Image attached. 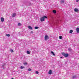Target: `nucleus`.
I'll return each instance as SVG.
<instances>
[{"label":"nucleus","mask_w":79,"mask_h":79,"mask_svg":"<svg viewBox=\"0 0 79 79\" xmlns=\"http://www.w3.org/2000/svg\"><path fill=\"white\" fill-rule=\"evenodd\" d=\"M47 19V17H46V16H44L43 17H42L40 19V21L41 22H43L45 21V19Z\"/></svg>","instance_id":"obj_1"},{"label":"nucleus","mask_w":79,"mask_h":79,"mask_svg":"<svg viewBox=\"0 0 79 79\" xmlns=\"http://www.w3.org/2000/svg\"><path fill=\"white\" fill-rule=\"evenodd\" d=\"M62 55H63V56H64V57L65 58H66L69 56V54L68 53H65L64 52L62 53Z\"/></svg>","instance_id":"obj_2"},{"label":"nucleus","mask_w":79,"mask_h":79,"mask_svg":"<svg viewBox=\"0 0 79 79\" xmlns=\"http://www.w3.org/2000/svg\"><path fill=\"white\" fill-rule=\"evenodd\" d=\"M48 38H49V37H48V35H46L45 37V40H47L48 39Z\"/></svg>","instance_id":"obj_3"},{"label":"nucleus","mask_w":79,"mask_h":79,"mask_svg":"<svg viewBox=\"0 0 79 79\" xmlns=\"http://www.w3.org/2000/svg\"><path fill=\"white\" fill-rule=\"evenodd\" d=\"M64 3V0H61L60 1V4Z\"/></svg>","instance_id":"obj_4"},{"label":"nucleus","mask_w":79,"mask_h":79,"mask_svg":"<svg viewBox=\"0 0 79 79\" xmlns=\"http://www.w3.org/2000/svg\"><path fill=\"white\" fill-rule=\"evenodd\" d=\"M48 74H52V70H50L49 71V72L48 73Z\"/></svg>","instance_id":"obj_5"},{"label":"nucleus","mask_w":79,"mask_h":79,"mask_svg":"<svg viewBox=\"0 0 79 79\" xmlns=\"http://www.w3.org/2000/svg\"><path fill=\"white\" fill-rule=\"evenodd\" d=\"M74 11L75 12H77L79 11V9L76 8H75V9L74 10Z\"/></svg>","instance_id":"obj_6"},{"label":"nucleus","mask_w":79,"mask_h":79,"mask_svg":"<svg viewBox=\"0 0 79 79\" xmlns=\"http://www.w3.org/2000/svg\"><path fill=\"white\" fill-rule=\"evenodd\" d=\"M28 28L29 29H31V30H32V27L31 26H29L28 27Z\"/></svg>","instance_id":"obj_7"},{"label":"nucleus","mask_w":79,"mask_h":79,"mask_svg":"<svg viewBox=\"0 0 79 79\" xmlns=\"http://www.w3.org/2000/svg\"><path fill=\"white\" fill-rule=\"evenodd\" d=\"M76 31H77V32L78 33H79V28H77L76 29Z\"/></svg>","instance_id":"obj_8"},{"label":"nucleus","mask_w":79,"mask_h":79,"mask_svg":"<svg viewBox=\"0 0 79 79\" xmlns=\"http://www.w3.org/2000/svg\"><path fill=\"white\" fill-rule=\"evenodd\" d=\"M1 21L2 22H3L4 21V19L2 17L1 19Z\"/></svg>","instance_id":"obj_9"},{"label":"nucleus","mask_w":79,"mask_h":79,"mask_svg":"<svg viewBox=\"0 0 79 79\" xmlns=\"http://www.w3.org/2000/svg\"><path fill=\"white\" fill-rule=\"evenodd\" d=\"M51 53L52 54V55H53V56H55V53H54V52H53V51H51Z\"/></svg>","instance_id":"obj_10"},{"label":"nucleus","mask_w":79,"mask_h":79,"mask_svg":"<svg viewBox=\"0 0 79 79\" xmlns=\"http://www.w3.org/2000/svg\"><path fill=\"white\" fill-rule=\"evenodd\" d=\"M73 32V30H71L70 31H69V33H70V34H72V33Z\"/></svg>","instance_id":"obj_11"},{"label":"nucleus","mask_w":79,"mask_h":79,"mask_svg":"<svg viewBox=\"0 0 79 79\" xmlns=\"http://www.w3.org/2000/svg\"><path fill=\"white\" fill-rule=\"evenodd\" d=\"M39 27L37 26H36L35 27V29H39Z\"/></svg>","instance_id":"obj_12"},{"label":"nucleus","mask_w":79,"mask_h":79,"mask_svg":"<svg viewBox=\"0 0 79 79\" xmlns=\"http://www.w3.org/2000/svg\"><path fill=\"white\" fill-rule=\"evenodd\" d=\"M27 54H30V53H31V52H29V51H27Z\"/></svg>","instance_id":"obj_13"},{"label":"nucleus","mask_w":79,"mask_h":79,"mask_svg":"<svg viewBox=\"0 0 79 79\" xmlns=\"http://www.w3.org/2000/svg\"><path fill=\"white\" fill-rule=\"evenodd\" d=\"M53 12L54 13H56V10H54L53 11Z\"/></svg>","instance_id":"obj_14"},{"label":"nucleus","mask_w":79,"mask_h":79,"mask_svg":"<svg viewBox=\"0 0 79 79\" xmlns=\"http://www.w3.org/2000/svg\"><path fill=\"white\" fill-rule=\"evenodd\" d=\"M16 16V14H13L12 17H15Z\"/></svg>","instance_id":"obj_15"},{"label":"nucleus","mask_w":79,"mask_h":79,"mask_svg":"<svg viewBox=\"0 0 79 79\" xmlns=\"http://www.w3.org/2000/svg\"><path fill=\"white\" fill-rule=\"evenodd\" d=\"M6 35L7 36V37H10V35L8 34H6Z\"/></svg>","instance_id":"obj_16"},{"label":"nucleus","mask_w":79,"mask_h":79,"mask_svg":"<svg viewBox=\"0 0 79 79\" xmlns=\"http://www.w3.org/2000/svg\"><path fill=\"white\" fill-rule=\"evenodd\" d=\"M18 26H21V24L20 23H18Z\"/></svg>","instance_id":"obj_17"},{"label":"nucleus","mask_w":79,"mask_h":79,"mask_svg":"<svg viewBox=\"0 0 79 79\" xmlns=\"http://www.w3.org/2000/svg\"><path fill=\"white\" fill-rule=\"evenodd\" d=\"M27 62L23 63V64H24V65H27Z\"/></svg>","instance_id":"obj_18"},{"label":"nucleus","mask_w":79,"mask_h":79,"mask_svg":"<svg viewBox=\"0 0 79 79\" xmlns=\"http://www.w3.org/2000/svg\"><path fill=\"white\" fill-rule=\"evenodd\" d=\"M21 69H23V68H24V67H23V66H21L20 67Z\"/></svg>","instance_id":"obj_19"},{"label":"nucleus","mask_w":79,"mask_h":79,"mask_svg":"<svg viewBox=\"0 0 79 79\" xmlns=\"http://www.w3.org/2000/svg\"><path fill=\"white\" fill-rule=\"evenodd\" d=\"M5 64H3L2 66V68H3V67H4V66H5Z\"/></svg>","instance_id":"obj_20"},{"label":"nucleus","mask_w":79,"mask_h":79,"mask_svg":"<svg viewBox=\"0 0 79 79\" xmlns=\"http://www.w3.org/2000/svg\"><path fill=\"white\" fill-rule=\"evenodd\" d=\"M31 69H28V71H31Z\"/></svg>","instance_id":"obj_21"},{"label":"nucleus","mask_w":79,"mask_h":79,"mask_svg":"<svg viewBox=\"0 0 79 79\" xmlns=\"http://www.w3.org/2000/svg\"><path fill=\"white\" fill-rule=\"evenodd\" d=\"M76 77L75 76H73V79H75Z\"/></svg>","instance_id":"obj_22"},{"label":"nucleus","mask_w":79,"mask_h":79,"mask_svg":"<svg viewBox=\"0 0 79 79\" xmlns=\"http://www.w3.org/2000/svg\"><path fill=\"white\" fill-rule=\"evenodd\" d=\"M59 39H62V36H59Z\"/></svg>","instance_id":"obj_23"},{"label":"nucleus","mask_w":79,"mask_h":79,"mask_svg":"<svg viewBox=\"0 0 79 79\" xmlns=\"http://www.w3.org/2000/svg\"><path fill=\"white\" fill-rule=\"evenodd\" d=\"M10 51H11V52H13V50L12 49H10Z\"/></svg>","instance_id":"obj_24"},{"label":"nucleus","mask_w":79,"mask_h":79,"mask_svg":"<svg viewBox=\"0 0 79 79\" xmlns=\"http://www.w3.org/2000/svg\"><path fill=\"white\" fill-rule=\"evenodd\" d=\"M35 73H36V74H39V72L38 71H36Z\"/></svg>","instance_id":"obj_25"},{"label":"nucleus","mask_w":79,"mask_h":79,"mask_svg":"<svg viewBox=\"0 0 79 79\" xmlns=\"http://www.w3.org/2000/svg\"><path fill=\"white\" fill-rule=\"evenodd\" d=\"M79 1V0H76L77 2H78Z\"/></svg>","instance_id":"obj_26"},{"label":"nucleus","mask_w":79,"mask_h":79,"mask_svg":"<svg viewBox=\"0 0 79 79\" xmlns=\"http://www.w3.org/2000/svg\"><path fill=\"white\" fill-rule=\"evenodd\" d=\"M30 32L31 33H32V34H33V31H31Z\"/></svg>","instance_id":"obj_27"},{"label":"nucleus","mask_w":79,"mask_h":79,"mask_svg":"<svg viewBox=\"0 0 79 79\" xmlns=\"http://www.w3.org/2000/svg\"><path fill=\"white\" fill-rule=\"evenodd\" d=\"M69 50H71V49L70 48H69Z\"/></svg>","instance_id":"obj_28"},{"label":"nucleus","mask_w":79,"mask_h":79,"mask_svg":"<svg viewBox=\"0 0 79 79\" xmlns=\"http://www.w3.org/2000/svg\"><path fill=\"white\" fill-rule=\"evenodd\" d=\"M60 58H63V57H61Z\"/></svg>","instance_id":"obj_29"},{"label":"nucleus","mask_w":79,"mask_h":79,"mask_svg":"<svg viewBox=\"0 0 79 79\" xmlns=\"http://www.w3.org/2000/svg\"><path fill=\"white\" fill-rule=\"evenodd\" d=\"M11 79H14V78H11Z\"/></svg>","instance_id":"obj_30"}]
</instances>
